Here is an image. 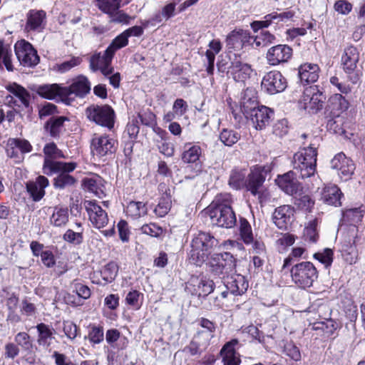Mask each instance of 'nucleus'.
Instances as JSON below:
<instances>
[{
    "mask_svg": "<svg viewBox=\"0 0 365 365\" xmlns=\"http://www.w3.org/2000/svg\"><path fill=\"white\" fill-rule=\"evenodd\" d=\"M64 93L67 101L71 95L78 98L85 97L91 91V83L84 76H79L75 78L69 86H65Z\"/></svg>",
    "mask_w": 365,
    "mask_h": 365,
    "instance_id": "nucleus-20",
    "label": "nucleus"
},
{
    "mask_svg": "<svg viewBox=\"0 0 365 365\" xmlns=\"http://www.w3.org/2000/svg\"><path fill=\"white\" fill-rule=\"evenodd\" d=\"M46 12L42 10H31L27 14L26 29L28 31L40 32L44 27Z\"/></svg>",
    "mask_w": 365,
    "mask_h": 365,
    "instance_id": "nucleus-31",
    "label": "nucleus"
},
{
    "mask_svg": "<svg viewBox=\"0 0 365 365\" xmlns=\"http://www.w3.org/2000/svg\"><path fill=\"white\" fill-rule=\"evenodd\" d=\"M241 110L246 117L252 110H256L260 106L257 99V91L253 88H247L241 96Z\"/></svg>",
    "mask_w": 365,
    "mask_h": 365,
    "instance_id": "nucleus-27",
    "label": "nucleus"
},
{
    "mask_svg": "<svg viewBox=\"0 0 365 365\" xmlns=\"http://www.w3.org/2000/svg\"><path fill=\"white\" fill-rule=\"evenodd\" d=\"M117 141L110 135L95 134L91 140V150L94 155L103 157L114 153L117 149Z\"/></svg>",
    "mask_w": 365,
    "mask_h": 365,
    "instance_id": "nucleus-9",
    "label": "nucleus"
},
{
    "mask_svg": "<svg viewBox=\"0 0 365 365\" xmlns=\"http://www.w3.org/2000/svg\"><path fill=\"white\" fill-rule=\"evenodd\" d=\"M120 332L116 329H110L107 330L106 333V340L107 343L113 349H123L127 346V339L123 337V343L122 345L116 344L120 339Z\"/></svg>",
    "mask_w": 365,
    "mask_h": 365,
    "instance_id": "nucleus-43",
    "label": "nucleus"
},
{
    "mask_svg": "<svg viewBox=\"0 0 365 365\" xmlns=\"http://www.w3.org/2000/svg\"><path fill=\"white\" fill-rule=\"evenodd\" d=\"M240 235L241 239L246 245L253 241V233L250 222L244 217H240Z\"/></svg>",
    "mask_w": 365,
    "mask_h": 365,
    "instance_id": "nucleus-47",
    "label": "nucleus"
},
{
    "mask_svg": "<svg viewBox=\"0 0 365 365\" xmlns=\"http://www.w3.org/2000/svg\"><path fill=\"white\" fill-rule=\"evenodd\" d=\"M274 118V111L271 108L260 106L256 110H252L246 118L250 119L256 130L264 129L269 125Z\"/></svg>",
    "mask_w": 365,
    "mask_h": 365,
    "instance_id": "nucleus-18",
    "label": "nucleus"
},
{
    "mask_svg": "<svg viewBox=\"0 0 365 365\" xmlns=\"http://www.w3.org/2000/svg\"><path fill=\"white\" fill-rule=\"evenodd\" d=\"M342 257L349 264H353L357 260V250L356 246L352 244L343 248Z\"/></svg>",
    "mask_w": 365,
    "mask_h": 365,
    "instance_id": "nucleus-60",
    "label": "nucleus"
},
{
    "mask_svg": "<svg viewBox=\"0 0 365 365\" xmlns=\"http://www.w3.org/2000/svg\"><path fill=\"white\" fill-rule=\"evenodd\" d=\"M87 118L95 122L97 125L112 130L114 128L115 113L111 106L108 105H93L86 110Z\"/></svg>",
    "mask_w": 365,
    "mask_h": 365,
    "instance_id": "nucleus-7",
    "label": "nucleus"
},
{
    "mask_svg": "<svg viewBox=\"0 0 365 365\" xmlns=\"http://www.w3.org/2000/svg\"><path fill=\"white\" fill-rule=\"evenodd\" d=\"M218 245L217 240L210 233L200 232L191 242L190 259L196 265L202 264L207 258L212 250Z\"/></svg>",
    "mask_w": 365,
    "mask_h": 365,
    "instance_id": "nucleus-3",
    "label": "nucleus"
},
{
    "mask_svg": "<svg viewBox=\"0 0 365 365\" xmlns=\"http://www.w3.org/2000/svg\"><path fill=\"white\" fill-rule=\"evenodd\" d=\"M327 96L318 86H311L304 91L302 102L304 108L310 113H317L324 108Z\"/></svg>",
    "mask_w": 365,
    "mask_h": 365,
    "instance_id": "nucleus-8",
    "label": "nucleus"
},
{
    "mask_svg": "<svg viewBox=\"0 0 365 365\" xmlns=\"http://www.w3.org/2000/svg\"><path fill=\"white\" fill-rule=\"evenodd\" d=\"M292 48L287 44H278L269 48L266 59L270 66H278L288 62L292 56Z\"/></svg>",
    "mask_w": 365,
    "mask_h": 365,
    "instance_id": "nucleus-12",
    "label": "nucleus"
},
{
    "mask_svg": "<svg viewBox=\"0 0 365 365\" xmlns=\"http://www.w3.org/2000/svg\"><path fill=\"white\" fill-rule=\"evenodd\" d=\"M294 212L295 210L292 205L279 206L272 214V221L279 229L286 230L294 220Z\"/></svg>",
    "mask_w": 365,
    "mask_h": 365,
    "instance_id": "nucleus-15",
    "label": "nucleus"
},
{
    "mask_svg": "<svg viewBox=\"0 0 365 365\" xmlns=\"http://www.w3.org/2000/svg\"><path fill=\"white\" fill-rule=\"evenodd\" d=\"M240 134L229 129H223L219 136L220 141L226 146H232L240 140Z\"/></svg>",
    "mask_w": 365,
    "mask_h": 365,
    "instance_id": "nucleus-51",
    "label": "nucleus"
},
{
    "mask_svg": "<svg viewBox=\"0 0 365 365\" xmlns=\"http://www.w3.org/2000/svg\"><path fill=\"white\" fill-rule=\"evenodd\" d=\"M253 42L257 47L267 46L274 42L275 36L267 31H262L256 37L253 38Z\"/></svg>",
    "mask_w": 365,
    "mask_h": 365,
    "instance_id": "nucleus-53",
    "label": "nucleus"
},
{
    "mask_svg": "<svg viewBox=\"0 0 365 365\" xmlns=\"http://www.w3.org/2000/svg\"><path fill=\"white\" fill-rule=\"evenodd\" d=\"M11 56L12 51L10 46L5 45L4 42L0 40V67L1 66V63H3L9 71H12L13 66L11 60Z\"/></svg>",
    "mask_w": 365,
    "mask_h": 365,
    "instance_id": "nucleus-48",
    "label": "nucleus"
},
{
    "mask_svg": "<svg viewBox=\"0 0 365 365\" xmlns=\"http://www.w3.org/2000/svg\"><path fill=\"white\" fill-rule=\"evenodd\" d=\"M105 183V180L99 175L85 178L83 181L84 188L88 191L94 193L98 198H103L106 196Z\"/></svg>",
    "mask_w": 365,
    "mask_h": 365,
    "instance_id": "nucleus-33",
    "label": "nucleus"
},
{
    "mask_svg": "<svg viewBox=\"0 0 365 365\" xmlns=\"http://www.w3.org/2000/svg\"><path fill=\"white\" fill-rule=\"evenodd\" d=\"M201 155L202 149L199 145L187 143L184 147L181 158L185 163H195L197 172H200L201 170V165L199 160Z\"/></svg>",
    "mask_w": 365,
    "mask_h": 365,
    "instance_id": "nucleus-29",
    "label": "nucleus"
},
{
    "mask_svg": "<svg viewBox=\"0 0 365 365\" xmlns=\"http://www.w3.org/2000/svg\"><path fill=\"white\" fill-rule=\"evenodd\" d=\"M121 0H97L98 9L103 13L112 16L120 6Z\"/></svg>",
    "mask_w": 365,
    "mask_h": 365,
    "instance_id": "nucleus-46",
    "label": "nucleus"
},
{
    "mask_svg": "<svg viewBox=\"0 0 365 365\" xmlns=\"http://www.w3.org/2000/svg\"><path fill=\"white\" fill-rule=\"evenodd\" d=\"M14 339L17 345L21 346L25 350H29L32 346L30 336L26 332H19L15 336Z\"/></svg>",
    "mask_w": 365,
    "mask_h": 365,
    "instance_id": "nucleus-64",
    "label": "nucleus"
},
{
    "mask_svg": "<svg viewBox=\"0 0 365 365\" xmlns=\"http://www.w3.org/2000/svg\"><path fill=\"white\" fill-rule=\"evenodd\" d=\"M253 37L249 31L243 29H235L231 31L226 38V44L228 49L240 50L250 42Z\"/></svg>",
    "mask_w": 365,
    "mask_h": 365,
    "instance_id": "nucleus-22",
    "label": "nucleus"
},
{
    "mask_svg": "<svg viewBox=\"0 0 365 365\" xmlns=\"http://www.w3.org/2000/svg\"><path fill=\"white\" fill-rule=\"evenodd\" d=\"M128 43V38L124 32L117 36L107 48V52L111 53L113 56L116 51L126 46Z\"/></svg>",
    "mask_w": 365,
    "mask_h": 365,
    "instance_id": "nucleus-52",
    "label": "nucleus"
},
{
    "mask_svg": "<svg viewBox=\"0 0 365 365\" xmlns=\"http://www.w3.org/2000/svg\"><path fill=\"white\" fill-rule=\"evenodd\" d=\"M317 220H311L308 225L304 228V237L306 241L315 243L318 240V233L317 232Z\"/></svg>",
    "mask_w": 365,
    "mask_h": 365,
    "instance_id": "nucleus-55",
    "label": "nucleus"
},
{
    "mask_svg": "<svg viewBox=\"0 0 365 365\" xmlns=\"http://www.w3.org/2000/svg\"><path fill=\"white\" fill-rule=\"evenodd\" d=\"M363 212L361 207L347 209L343 211V220L351 225H356L361 221Z\"/></svg>",
    "mask_w": 365,
    "mask_h": 365,
    "instance_id": "nucleus-49",
    "label": "nucleus"
},
{
    "mask_svg": "<svg viewBox=\"0 0 365 365\" xmlns=\"http://www.w3.org/2000/svg\"><path fill=\"white\" fill-rule=\"evenodd\" d=\"M186 289L192 295L205 298L214 291L215 282L205 277H192L186 286Z\"/></svg>",
    "mask_w": 365,
    "mask_h": 365,
    "instance_id": "nucleus-13",
    "label": "nucleus"
},
{
    "mask_svg": "<svg viewBox=\"0 0 365 365\" xmlns=\"http://www.w3.org/2000/svg\"><path fill=\"white\" fill-rule=\"evenodd\" d=\"M245 172L242 170L234 169L231 171L229 178V185L235 190H240L246 185Z\"/></svg>",
    "mask_w": 365,
    "mask_h": 365,
    "instance_id": "nucleus-44",
    "label": "nucleus"
},
{
    "mask_svg": "<svg viewBox=\"0 0 365 365\" xmlns=\"http://www.w3.org/2000/svg\"><path fill=\"white\" fill-rule=\"evenodd\" d=\"M292 282L299 288L307 289L313 285L318 278V271L310 262L297 263L290 269Z\"/></svg>",
    "mask_w": 365,
    "mask_h": 365,
    "instance_id": "nucleus-5",
    "label": "nucleus"
},
{
    "mask_svg": "<svg viewBox=\"0 0 365 365\" xmlns=\"http://www.w3.org/2000/svg\"><path fill=\"white\" fill-rule=\"evenodd\" d=\"M282 351L285 355L295 361L301 360L302 356L299 349L292 341H287L284 343Z\"/></svg>",
    "mask_w": 365,
    "mask_h": 365,
    "instance_id": "nucleus-56",
    "label": "nucleus"
},
{
    "mask_svg": "<svg viewBox=\"0 0 365 365\" xmlns=\"http://www.w3.org/2000/svg\"><path fill=\"white\" fill-rule=\"evenodd\" d=\"M230 65L228 66V73L237 82H245L250 78L253 69L247 63L242 62L239 56L234 54V58H230Z\"/></svg>",
    "mask_w": 365,
    "mask_h": 365,
    "instance_id": "nucleus-17",
    "label": "nucleus"
},
{
    "mask_svg": "<svg viewBox=\"0 0 365 365\" xmlns=\"http://www.w3.org/2000/svg\"><path fill=\"white\" fill-rule=\"evenodd\" d=\"M15 142L14 138H9L8 140L6 153L7 157L14 159L16 163H20L24 160V156L20 154Z\"/></svg>",
    "mask_w": 365,
    "mask_h": 365,
    "instance_id": "nucleus-54",
    "label": "nucleus"
},
{
    "mask_svg": "<svg viewBox=\"0 0 365 365\" xmlns=\"http://www.w3.org/2000/svg\"><path fill=\"white\" fill-rule=\"evenodd\" d=\"M81 62V58L79 57H72L70 60L66 61L61 63L56 64L54 66V69L57 71L58 73H64L73 68L78 66Z\"/></svg>",
    "mask_w": 365,
    "mask_h": 365,
    "instance_id": "nucleus-58",
    "label": "nucleus"
},
{
    "mask_svg": "<svg viewBox=\"0 0 365 365\" xmlns=\"http://www.w3.org/2000/svg\"><path fill=\"white\" fill-rule=\"evenodd\" d=\"M147 207L143 202L132 201L128 205V212L135 217H140L147 214Z\"/></svg>",
    "mask_w": 365,
    "mask_h": 365,
    "instance_id": "nucleus-57",
    "label": "nucleus"
},
{
    "mask_svg": "<svg viewBox=\"0 0 365 365\" xmlns=\"http://www.w3.org/2000/svg\"><path fill=\"white\" fill-rule=\"evenodd\" d=\"M113 58V55L108 53L106 48L103 55L101 53H96L91 57L89 67L93 72H96L104 66L111 64Z\"/></svg>",
    "mask_w": 365,
    "mask_h": 365,
    "instance_id": "nucleus-40",
    "label": "nucleus"
},
{
    "mask_svg": "<svg viewBox=\"0 0 365 365\" xmlns=\"http://www.w3.org/2000/svg\"><path fill=\"white\" fill-rule=\"evenodd\" d=\"M69 219L68 209L67 207L58 205L53 209V213L50 217V223L55 227L65 226Z\"/></svg>",
    "mask_w": 365,
    "mask_h": 365,
    "instance_id": "nucleus-38",
    "label": "nucleus"
},
{
    "mask_svg": "<svg viewBox=\"0 0 365 365\" xmlns=\"http://www.w3.org/2000/svg\"><path fill=\"white\" fill-rule=\"evenodd\" d=\"M198 336L197 334L194 336L192 341L187 346V349L192 356H195L199 353L201 346L206 347L207 345L204 344L205 340Z\"/></svg>",
    "mask_w": 365,
    "mask_h": 365,
    "instance_id": "nucleus-63",
    "label": "nucleus"
},
{
    "mask_svg": "<svg viewBox=\"0 0 365 365\" xmlns=\"http://www.w3.org/2000/svg\"><path fill=\"white\" fill-rule=\"evenodd\" d=\"M328 106L333 115H339L341 113L346 111L349 106V101L341 94L332 95L328 101Z\"/></svg>",
    "mask_w": 365,
    "mask_h": 365,
    "instance_id": "nucleus-36",
    "label": "nucleus"
},
{
    "mask_svg": "<svg viewBox=\"0 0 365 365\" xmlns=\"http://www.w3.org/2000/svg\"><path fill=\"white\" fill-rule=\"evenodd\" d=\"M65 86H61L57 83L44 84L37 87L36 93L42 98L48 100L60 99L66 101V93H64Z\"/></svg>",
    "mask_w": 365,
    "mask_h": 365,
    "instance_id": "nucleus-25",
    "label": "nucleus"
},
{
    "mask_svg": "<svg viewBox=\"0 0 365 365\" xmlns=\"http://www.w3.org/2000/svg\"><path fill=\"white\" fill-rule=\"evenodd\" d=\"M88 329V336H85V339H88L93 345L101 344L104 339L103 327L90 325Z\"/></svg>",
    "mask_w": 365,
    "mask_h": 365,
    "instance_id": "nucleus-50",
    "label": "nucleus"
},
{
    "mask_svg": "<svg viewBox=\"0 0 365 365\" xmlns=\"http://www.w3.org/2000/svg\"><path fill=\"white\" fill-rule=\"evenodd\" d=\"M262 88L270 95L281 93L287 86L286 78L278 71L267 73L262 81Z\"/></svg>",
    "mask_w": 365,
    "mask_h": 365,
    "instance_id": "nucleus-11",
    "label": "nucleus"
},
{
    "mask_svg": "<svg viewBox=\"0 0 365 365\" xmlns=\"http://www.w3.org/2000/svg\"><path fill=\"white\" fill-rule=\"evenodd\" d=\"M331 168L338 171V175L344 181L348 180L354 173L355 165L353 161L344 153L336 154L331 160Z\"/></svg>",
    "mask_w": 365,
    "mask_h": 365,
    "instance_id": "nucleus-16",
    "label": "nucleus"
},
{
    "mask_svg": "<svg viewBox=\"0 0 365 365\" xmlns=\"http://www.w3.org/2000/svg\"><path fill=\"white\" fill-rule=\"evenodd\" d=\"M298 173L294 170L279 175L276 179L277 185L285 193L288 195H294L298 192L301 186L297 180Z\"/></svg>",
    "mask_w": 365,
    "mask_h": 365,
    "instance_id": "nucleus-21",
    "label": "nucleus"
},
{
    "mask_svg": "<svg viewBox=\"0 0 365 365\" xmlns=\"http://www.w3.org/2000/svg\"><path fill=\"white\" fill-rule=\"evenodd\" d=\"M118 272V266L116 262L110 261L104 265L101 270V275L106 283L112 282Z\"/></svg>",
    "mask_w": 365,
    "mask_h": 365,
    "instance_id": "nucleus-45",
    "label": "nucleus"
},
{
    "mask_svg": "<svg viewBox=\"0 0 365 365\" xmlns=\"http://www.w3.org/2000/svg\"><path fill=\"white\" fill-rule=\"evenodd\" d=\"M48 184V180L45 176L40 175L35 181L26 182V191L34 202H38L45 195V188Z\"/></svg>",
    "mask_w": 365,
    "mask_h": 365,
    "instance_id": "nucleus-24",
    "label": "nucleus"
},
{
    "mask_svg": "<svg viewBox=\"0 0 365 365\" xmlns=\"http://www.w3.org/2000/svg\"><path fill=\"white\" fill-rule=\"evenodd\" d=\"M343 194L336 185L326 186L322 193V199L324 203L335 207L341 206V198Z\"/></svg>",
    "mask_w": 365,
    "mask_h": 365,
    "instance_id": "nucleus-34",
    "label": "nucleus"
},
{
    "mask_svg": "<svg viewBox=\"0 0 365 365\" xmlns=\"http://www.w3.org/2000/svg\"><path fill=\"white\" fill-rule=\"evenodd\" d=\"M63 239L67 242L77 245L83 242V235L81 232H74L69 229L64 233Z\"/></svg>",
    "mask_w": 365,
    "mask_h": 365,
    "instance_id": "nucleus-62",
    "label": "nucleus"
},
{
    "mask_svg": "<svg viewBox=\"0 0 365 365\" xmlns=\"http://www.w3.org/2000/svg\"><path fill=\"white\" fill-rule=\"evenodd\" d=\"M319 71L317 64L304 63L299 68V78L302 83H315L319 78Z\"/></svg>",
    "mask_w": 365,
    "mask_h": 365,
    "instance_id": "nucleus-30",
    "label": "nucleus"
},
{
    "mask_svg": "<svg viewBox=\"0 0 365 365\" xmlns=\"http://www.w3.org/2000/svg\"><path fill=\"white\" fill-rule=\"evenodd\" d=\"M317 148L310 145L304 148L294 155L292 165L293 170L298 173L302 179L314 176L317 168Z\"/></svg>",
    "mask_w": 365,
    "mask_h": 365,
    "instance_id": "nucleus-2",
    "label": "nucleus"
},
{
    "mask_svg": "<svg viewBox=\"0 0 365 365\" xmlns=\"http://www.w3.org/2000/svg\"><path fill=\"white\" fill-rule=\"evenodd\" d=\"M223 283L227 291L234 295L244 294L248 288V282L241 274H232L223 279Z\"/></svg>",
    "mask_w": 365,
    "mask_h": 365,
    "instance_id": "nucleus-26",
    "label": "nucleus"
},
{
    "mask_svg": "<svg viewBox=\"0 0 365 365\" xmlns=\"http://www.w3.org/2000/svg\"><path fill=\"white\" fill-rule=\"evenodd\" d=\"M44 160L43 173H46V168L48 165L55 163H66V162L55 160L57 158H64L63 152L59 150L54 143L46 144L43 148Z\"/></svg>",
    "mask_w": 365,
    "mask_h": 365,
    "instance_id": "nucleus-32",
    "label": "nucleus"
},
{
    "mask_svg": "<svg viewBox=\"0 0 365 365\" xmlns=\"http://www.w3.org/2000/svg\"><path fill=\"white\" fill-rule=\"evenodd\" d=\"M200 325L205 329V330L198 331L196 334L205 340L204 344L208 345L210 339L214 337L216 325L214 322L206 318H201L200 319Z\"/></svg>",
    "mask_w": 365,
    "mask_h": 365,
    "instance_id": "nucleus-42",
    "label": "nucleus"
},
{
    "mask_svg": "<svg viewBox=\"0 0 365 365\" xmlns=\"http://www.w3.org/2000/svg\"><path fill=\"white\" fill-rule=\"evenodd\" d=\"M160 190H165L164 195L160 198L158 204L155 207L154 212L160 217L165 216L170 211L172 205L170 190L164 184L159 185Z\"/></svg>",
    "mask_w": 365,
    "mask_h": 365,
    "instance_id": "nucleus-35",
    "label": "nucleus"
},
{
    "mask_svg": "<svg viewBox=\"0 0 365 365\" xmlns=\"http://www.w3.org/2000/svg\"><path fill=\"white\" fill-rule=\"evenodd\" d=\"M231 202L229 193L216 195L208 207L212 224L224 228H232L236 225V215L231 207Z\"/></svg>",
    "mask_w": 365,
    "mask_h": 365,
    "instance_id": "nucleus-1",
    "label": "nucleus"
},
{
    "mask_svg": "<svg viewBox=\"0 0 365 365\" xmlns=\"http://www.w3.org/2000/svg\"><path fill=\"white\" fill-rule=\"evenodd\" d=\"M36 328L38 332V344L48 348L51 344V340L53 339L54 329L44 323L38 324Z\"/></svg>",
    "mask_w": 365,
    "mask_h": 365,
    "instance_id": "nucleus-37",
    "label": "nucleus"
},
{
    "mask_svg": "<svg viewBox=\"0 0 365 365\" xmlns=\"http://www.w3.org/2000/svg\"><path fill=\"white\" fill-rule=\"evenodd\" d=\"M209 268L213 275L225 279L235 274L236 259L228 252L214 254L209 261Z\"/></svg>",
    "mask_w": 365,
    "mask_h": 365,
    "instance_id": "nucleus-6",
    "label": "nucleus"
},
{
    "mask_svg": "<svg viewBox=\"0 0 365 365\" xmlns=\"http://www.w3.org/2000/svg\"><path fill=\"white\" fill-rule=\"evenodd\" d=\"M6 89L19 100L23 107H29L31 95L25 88L16 83H13L7 86Z\"/></svg>",
    "mask_w": 365,
    "mask_h": 365,
    "instance_id": "nucleus-39",
    "label": "nucleus"
},
{
    "mask_svg": "<svg viewBox=\"0 0 365 365\" xmlns=\"http://www.w3.org/2000/svg\"><path fill=\"white\" fill-rule=\"evenodd\" d=\"M239 344L237 339H233L224 344L220 350L223 365H240L241 360L235 347Z\"/></svg>",
    "mask_w": 365,
    "mask_h": 365,
    "instance_id": "nucleus-23",
    "label": "nucleus"
},
{
    "mask_svg": "<svg viewBox=\"0 0 365 365\" xmlns=\"http://www.w3.org/2000/svg\"><path fill=\"white\" fill-rule=\"evenodd\" d=\"M359 58V53L355 46L350 45L344 48V53L341 56V65L345 73L349 74L354 72L356 68Z\"/></svg>",
    "mask_w": 365,
    "mask_h": 365,
    "instance_id": "nucleus-28",
    "label": "nucleus"
},
{
    "mask_svg": "<svg viewBox=\"0 0 365 365\" xmlns=\"http://www.w3.org/2000/svg\"><path fill=\"white\" fill-rule=\"evenodd\" d=\"M84 206L91 224L96 228H103L108 224L107 212L95 200L85 201Z\"/></svg>",
    "mask_w": 365,
    "mask_h": 365,
    "instance_id": "nucleus-14",
    "label": "nucleus"
},
{
    "mask_svg": "<svg viewBox=\"0 0 365 365\" xmlns=\"http://www.w3.org/2000/svg\"><path fill=\"white\" fill-rule=\"evenodd\" d=\"M14 49L18 60L24 66L33 67L38 63L39 56L30 43L25 40L18 41Z\"/></svg>",
    "mask_w": 365,
    "mask_h": 365,
    "instance_id": "nucleus-10",
    "label": "nucleus"
},
{
    "mask_svg": "<svg viewBox=\"0 0 365 365\" xmlns=\"http://www.w3.org/2000/svg\"><path fill=\"white\" fill-rule=\"evenodd\" d=\"M66 120H68V118L64 116H53L46 123L44 128L51 137L57 138L59 136L63 123Z\"/></svg>",
    "mask_w": 365,
    "mask_h": 365,
    "instance_id": "nucleus-41",
    "label": "nucleus"
},
{
    "mask_svg": "<svg viewBox=\"0 0 365 365\" xmlns=\"http://www.w3.org/2000/svg\"><path fill=\"white\" fill-rule=\"evenodd\" d=\"M76 166L77 164L74 162L51 164L46 166V173H43L47 175L57 174L53 179V187L58 190H65L74 186L77 182L76 179L70 175Z\"/></svg>",
    "mask_w": 365,
    "mask_h": 365,
    "instance_id": "nucleus-4",
    "label": "nucleus"
},
{
    "mask_svg": "<svg viewBox=\"0 0 365 365\" xmlns=\"http://www.w3.org/2000/svg\"><path fill=\"white\" fill-rule=\"evenodd\" d=\"M269 168L263 166L255 168L247 176L245 187L252 195H256L265 181Z\"/></svg>",
    "mask_w": 365,
    "mask_h": 365,
    "instance_id": "nucleus-19",
    "label": "nucleus"
},
{
    "mask_svg": "<svg viewBox=\"0 0 365 365\" xmlns=\"http://www.w3.org/2000/svg\"><path fill=\"white\" fill-rule=\"evenodd\" d=\"M142 233L148 235L150 237H158L163 233V229L155 223L143 225L140 227Z\"/></svg>",
    "mask_w": 365,
    "mask_h": 365,
    "instance_id": "nucleus-61",
    "label": "nucleus"
},
{
    "mask_svg": "<svg viewBox=\"0 0 365 365\" xmlns=\"http://www.w3.org/2000/svg\"><path fill=\"white\" fill-rule=\"evenodd\" d=\"M333 255V250L330 248H326L322 252L315 253L314 257L327 268L332 264Z\"/></svg>",
    "mask_w": 365,
    "mask_h": 365,
    "instance_id": "nucleus-59",
    "label": "nucleus"
}]
</instances>
